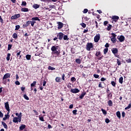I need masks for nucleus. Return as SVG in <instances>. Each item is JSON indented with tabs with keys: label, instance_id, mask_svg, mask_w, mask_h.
<instances>
[{
	"label": "nucleus",
	"instance_id": "obj_28",
	"mask_svg": "<svg viewBox=\"0 0 131 131\" xmlns=\"http://www.w3.org/2000/svg\"><path fill=\"white\" fill-rule=\"evenodd\" d=\"M26 58L27 60H30L31 59V55H30L29 54H27L26 56Z\"/></svg>",
	"mask_w": 131,
	"mask_h": 131
},
{
	"label": "nucleus",
	"instance_id": "obj_60",
	"mask_svg": "<svg viewBox=\"0 0 131 131\" xmlns=\"http://www.w3.org/2000/svg\"><path fill=\"white\" fill-rule=\"evenodd\" d=\"M126 62L127 63H131V59L130 58H129V59L126 60Z\"/></svg>",
	"mask_w": 131,
	"mask_h": 131
},
{
	"label": "nucleus",
	"instance_id": "obj_41",
	"mask_svg": "<svg viewBox=\"0 0 131 131\" xmlns=\"http://www.w3.org/2000/svg\"><path fill=\"white\" fill-rule=\"evenodd\" d=\"M117 64L118 66H120V65H121V61H120V60H119V59H117Z\"/></svg>",
	"mask_w": 131,
	"mask_h": 131
},
{
	"label": "nucleus",
	"instance_id": "obj_3",
	"mask_svg": "<svg viewBox=\"0 0 131 131\" xmlns=\"http://www.w3.org/2000/svg\"><path fill=\"white\" fill-rule=\"evenodd\" d=\"M5 109L8 111V114L10 113V106L9 105V102H6L5 103Z\"/></svg>",
	"mask_w": 131,
	"mask_h": 131
},
{
	"label": "nucleus",
	"instance_id": "obj_19",
	"mask_svg": "<svg viewBox=\"0 0 131 131\" xmlns=\"http://www.w3.org/2000/svg\"><path fill=\"white\" fill-rule=\"evenodd\" d=\"M39 7H40V5L38 4H34L33 5V8H34V9H38V8H39Z\"/></svg>",
	"mask_w": 131,
	"mask_h": 131
},
{
	"label": "nucleus",
	"instance_id": "obj_49",
	"mask_svg": "<svg viewBox=\"0 0 131 131\" xmlns=\"http://www.w3.org/2000/svg\"><path fill=\"white\" fill-rule=\"evenodd\" d=\"M63 39L64 40H68V39H69V38H68V36L67 35H64L63 36Z\"/></svg>",
	"mask_w": 131,
	"mask_h": 131
},
{
	"label": "nucleus",
	"instance_id": "obj_51",
	"mask_svg": "<svg viewBox=\"0 0 131 131\" xmlns=\"http://www.w3.org/2000/svg\"><path fill=\"white\" fill-rule=\"evenodd\" d=\"M88 11L89 10H88V9H84L83 12L84 14H86V13H88Z\"/></svg>",
	"mask_w": 131,
	"mask_h": 131
},
{
	"label": "nucleus",
	"instance_id": "obj_62",
	"mask_svg": "<svg viewBox=\"0 0 131 131\" xmlns=\"http://www.w3.org/2000/svg\"><path fill=\"white\" fill-rule=\"evenodd\" d=\"M15 84H16V85H20V82H19V81H15Z\"/></svg>",
	"mask_w": 131,
	"mask_h": 131
},
{
	"label": "nucleus",
	"instance_id": "obj_36",
	"mask_svg": "<svg viewBox=\"0 0 131 131\" xmlns=\"http://www.w3.org/2000/svg\"><path fill=\"white\" fill-rule=\"evenodd\" d=\"M48 69H49V70H55L56 69V68H55L53 67H51V66H49V67H48Z\"/></svg>",
	"mask_w": 131,
	"mask_h": 131
},
{
	"label": "nucleus",
	"instance_id": "obj_40",
	"mask_svg": "<svg viewBox=\"0 0 131 131\" xmlns=\"http://www.w3.org/2000/svg\"><path fill=\"white\" fill-rule=\"evenodd\" d=\"M112 27V26L111 25H109V26H107V30H108V31H110V30H111Z\"/></svg>",
	"mask_w": 131,
	"mask_h": 131
},
{
	"label": "nucleus",
	"instance_id": "obj_18",
	"mask_svg": "<svg viewBox=\"0 0 131 131\" xmlns=\"http://www.w3.org/2000/svg\"><path fill=\"white\" fill-rule=\"evenodd\" d=\"M26 127V125H24V124H22L21 125V126L19 127V129L20 130H23V129H24V128H25Z\"/></svg>",
	"mask_w": 131,
	"mask_h": 131
},
{
	"label": "nucleus",
	"instance_id": "obj_13",
	"mask_svg": "<svg viewBox=\"0 0 131 131\" xmlns=\"http://www.w3.org/2000/svg\"><path fill=\"white\" fill-rule=\"evenodd\" d=\"M107 104L110 107H112V106H113V102H112V100H111L108 101Z\"/></svg>",
	"mask_w": 131,
	"mask_h": 131
},
{
	"label": "nucleus",
	"instance_id": "obj_46",
	"mask_svg": "<svg viewBox=\"0 0 131 131\" xmlns=\"http://www.w3.org/2000/svg\"><path fill=\"white\" fill-rule=\"evenodd\" d=\"M22 118H21V116H18L17 120L18 122H21V119Z\"/></svg>",
	"mask_w": 131,
	"mask_h": 131
},
{
	"label": "nucleus",
	"instance_id": "obj_56",
	"mask_svg": "<svg viewBox=\"0 0 131 131\" xmlns=\"http://www.w3.org/2000/svg\"><path fill=\"white\" fill-rule=\"evenodd\" d=\"M105 122L106 123H109V122H110V120L108 118L105 119Z\"/></svg>",
	"mask_w": 131,
	"mask_h": 131
},
{
	"label": "nucleus",
	"instance_id": "obj_54",
	"mask_svg": "<svg viewBox=\"0 0 131 131\" xmlns=\"http://www.w3.org/2000/svg\"><path fill=\"white\" fill-rule=\"evenodd\" d=\"M0 22L2 24H4V20H3V18H2V16H1V15H0Z\"/></svg>",
	"mask_w": 131,
	"mask_h": 131
},
{
	"label": "nucleus",
	"instance_id": "obj_27",
	"mask_svg": "<svg viewBox=\"0 0 131 131\" xmlns=\"http://www.w3.org/2000/svg\"><path fill=\"white\" fill-rule=\"evenodd\" d=\"M13 122L15 123H17L18 122V118L17 117H14L13 119Z\"/></svg>",
	"mask_w": 131,
	"mask_h": 131
},
{
	"label": "nucleus",
	"instance_id": "obj_24",
	"mask_svg": "<svg viewBox=\"0 0 131 131\" xmlns=\"http://www.w3.org/2000/svg\"><path fill=\"white\" fill-rule=\"evenodd\" d=\"M7 118H10V115H5V117L3 118V120H7Z\"/></svg>",
	"mask_w": 131,
	"mask_h": 131
},
{
	"label": "nucleus",
	"instance_id": "obj_21",
	"mask_svg": "<svg viewBox=\"0 0 131 131\" xmlns=\"http://www.w3.org/2000/svg\"><path fill=\"white\" fill-rule=\"evenodd\" d=\"M119 82L120 83L122 84V83H123V77H120L119 79Z\"/></svg>",
	"mask_w": 131,
	"mask_h": 131
},
{
	"label": "nucleus",
	"instance_id": "obj_15",
	"mask_svg": "<svg viewBox=\"0 0 131 131\" xmlns=\"http://www.w3.org/2000/svg\"><path fill=\"white\" fill-rule=\"evenodd\" d=\"M21 12H29V9H28V8H22L21 9Z\"/></svg>",
	"mask_w": 131,
	"mask_h": 131
},
{
	"label": "nucleus",
	"instance_id": "obj_1",
	"mask_svg": "<svg viewBox=\"0 0 131 131\" xmlns=\"http://www.w3.org/2000/svg\"><path fill=\"white\" fill-rule=\"evenodd\" d=\"M58 46H53L51 48V51L53 53V54H54V55H56V56H59L60 55V53L61 52H60V50H58Z\"/></svg>",
	"mask_w": 131,
	"mask_h": 131
},
{
	"label": "nucleus",
	"instance_id": "obj_52",
	"mask_svg": "<svg viewBox=\"0 0 131 131\" xmlns=\"http://www.w3.org/2000/svg\"><path fill=\"white\" fill-rule=\"evenodd\" d=\"M39 120L41 121H45V119H43V117H39Z\"/></svg>",
	"mask_w": 131,
	"mask_h": 131
},
{
	"label": "nucleus",
	"instance_id": "obj_20",
	"mask_svg": "<svg viewBox=\"0 0 131 131\" xmlns=\"http://www.w3.org/2000/svg\"><path fill=\"white\" fill-rule=\"evenodd\" d=\"M55 81H56V82H61V77H57L55 78Z\"/></svg>",
	"mask_w": 131,
	"mask_h": 131
},
{
	"label": "nucleus",
	"instance_id": "obj_26",
	"mask_svg": "<svg viewBox=\"0 0 131 131\" xmlns=\"http://www.w3.org/2000/svg\"><path fill=\"white\" fill-rule=\"evenodd\" d=\"M112 98V94L111 93H110L107 94V99L110 100V99H111Z\"/></svg>",
	"mask_w": 131,
	"mask_h": 131
},
{
	"label": "nucleus",
	"instance_id": "obj_30",
	"mask_svg": "<svg viewBox=\"0 0 131 131\" xmlns=\"http://www.w3.org/2000/svg\"><path fill=\"white\" fill-rule=\"evenodd\" d=\"M10 57H11V54L8 53V54H7V57H6V60H7V61H10Z\"/></svg>",
	"mask_w": 131,
	"mask_h": 131
},
{
	"label": "nucleus",
	"instance_id": "obj_16",
	"mask_svg": "<svg viewBox=\"0 0 131 131\" xmlns=\"http://www.w3.org/2000/svg\"><path fill=\"white\" fill-rule=\"evenodd\" d=\"M2 125H3L4 128H6V129H8V125H7V124H6L5 122H2Z\"/></svg>",
	"mask_w": 131,
	"mask_h": 131
},
{
	"label": "nucleus",
	"instance_id": "obj_14",
	"mask_svg": "<svg viewBox=\"0 0 131 131\" xmlns=\"http://www.w3.org/2000/svg\"><path fill=\"white\" fill-rule=\"evenodd\" d=\"M85 95H86V92H83L79 96V98L80 99H83V97H84V96H85Z\"/></svg>",
	"mask_w": 131,
	"mask_h": 131
},
{
	"label": "nucleus",
	"instance_id": "obj_29",
	"mask_svg": "<svg viewBox=\"0 0 131 131\" xmlns=\"http://www.w3.org/2000/svg\"><path fill=\"white\" fill-rule=\"evenodd\" d=\"M111 41H112L113 43H115V42H116V38H111Z\"/></svg>",
	"mask_w": 131,
	"mask_h": 131
},
{
	"label": "nucleus",
	"instance_id": "obj_53",
	"mask_svg": "<svg viewBox=\"0 0 131 131\" xmlns=\"http://www.w3.org/2000/svg\"><path fill=\"white\" fill-rule=\"evenodd\" d=\"M61 79L63 80H65V74H63L61 76Z\"/></svg>",
	"mask_w": 131,
	"mask_h": 131
},
{
	"label": "nucleus",
	"instance_id": "obj_58",
	"mask_svg": "<svg viewBox=\"0 0 131 131\" xmlns=\"http://www.w3.org/2000/svg\"><path fill=\"white\" fill-rule=\"evenodd\" d=\"M99 75L97 74H94V77H95V78H99Z\"/></svg>",
	"mask_w": 131,
	"mask_h": 131
},
{
	"label": "nucleus",
	"instance_id": "obj_50",
	"mask_svg": "<svg viewBox=\"0 0 131 131\" xmlns=\"http://www.w3.org/2000/svg\"><path fill=\"white\" fill-rule=\"evenodd\" d=\"M76 112H77V110H75L73 111V114H74V115H76V114H77V113H76Z\"/></svg>",
	"mask_w": 131,
	"mask_h": 131
},
{
	"label": "nucleus",
	"instance_id": "obj_38",
	"mask_svg": "<svg viewBox=\"0 0 131 131\" xmlns=\"http://www.w3.org/2000/svg\"><path fill=\"white\" fill-rule=\"evenodd\" d=\"M103 52H104V55H106V54H107V53H108V48H105L104 49Z\"/></svg>",
	"mask_w": 131,
	"mask_h": 131
},
{
	"label": "nucleus",
	"instance_id": "obj_34",
	"mask_svg": "<svg viewBox=\"0 0 131 131\" xmlns=\"http://www.w3.org/2000/svg\"><path fill=\"white\" fill-rule=\"evenodd\" d=\"M101 111H102L103 114H104V115H106V114H107V112L106 111V110L102 108Z\"/></svg>",
	"mask_w": 131,
	"mask_h": 131
},
{
	"label": "nucleus",
	"instance_id": "obj_63",
	"mask_svg": "<svg viewBox=\"0 0 131 131\" xmlns=\"http://www.w3.org/2000/svg\"><path fill=\"white\" fill-rule=\"evenodd\" d=\"M20 14H15V16L16 17V19H18V18H19L20 17Z\"/></svg>",
	"mask_w": 131,
	"mask_h": 131
},
{
	"label": "nucleus",
	"instance_id": "obj_57",
	"mask_svg": "<svg viewBox=\"0 0 131 131\" xmlns=\"http://www.w3.org/2000/svg\"><path fill=\"white\" fill-rule=\"evenodd\" d=\"M0 117L1 118H3V117H4V114H3L1 111H0Z\"/></svg>",
	"mask_w": 131,
	"mask_h": 131
},
{
	"label": "nucleus",
	"instance_id": "obj_17",
	"mask_svg": "<svg viewBox=\"0 0 131 131\" xmlns=\"http://www.w3.org/2000/svg\"><path fill=\"white\" fill-rule=\"evenodd\" d=\"M62 27H63V23H62L61 22H58V29H61V28H62Z\"/></svg>",
	"mask_w": 131,
	"mask_h": 131
},
{
	"label": "nucleus",
	"instance_id": "obj_10",
	"mask_svg": "<svg viewBox=\"0 0 131 131\" xmlns=\"http://www.w3.org/2000/svg\"><path fill=\"white\" fill-rule=\"evenodd\" d=\"M112 19L115 21V22H117L118 19H119V17L118 16H113Z\"/></svg>",
	"mask_w": 131,
	"mask_h": 131
},
{
	"label": "nucleus",
	"instance_id": "obj_25",
	"mask_svg": "<svg viewBox=\"0 0 131 131\" xmlns=\"http://www.w3.org/2000/svg\"><path fill=\"white\" fill-rule=\"evenodd\" d=\"M12 37H13V38H15V39L18 38V34H17V33H14L12 35Z\"/></svg>",
	"mask_w": 131,
	"mask_h": 131
},
{
	"label": "nucleus",
	"instance_id": "obj_59",
	"mask_svg": "<svg viewBox=\"0 0 131 131\" xmlns=\"http://www.w3.org/2000/svg\"><path fill=\"white\" fill-rule=\"evenodd\" d=\"M112 35L113 37H114L115 38H116V37L117 36L116 34H115V33H112Z\"/></svg>",
	"mask_w": 131,
	"mask_h": 131
},
{
	"label": "nucleus",
	"instance_id": "obj_23",
	"mask_svg": "<svg viewBox=\"0 0 131 131\" xmlns=\"http://www.w3.org/2000/svg\"><path fill=\"white\" fill-rule=\"evenodd\" d=\"M116 115H117V117H118V118H119V119L121 118V115L120 114V112L118 111V112L116 113Z\"/></svg>",
	"mask_w": 131,
	"mask_h": 131
},
{
	"label": "nucleus",
	"instance_id": "obj_37",
	"mask_svg": "<svg viewBox=\"0 0 131 131\" xmlns=\"http://www.w3.org/2000/svg\"><path fill=\"white\" fill-rule=\"evenodd\" d=\"M131 108V103H129L128 105L125 108V110H127V109H130Z\"/></svg>",
	"mask_w": 131,
	"mask_h": 131
},
{
	"label": "nucleus",
	"instance_id": "obj_11",
	"mask_svg": "<svg viewBox=\"0 0 131 131\" xmlns=\"http://www.w3.org/2000/svg\"><path fill=\"white\" fill-rule=\"evenodd\" d=\"M31 20L26 21V24L23 25V26H24V27H27V26H29V25L31 24Z\"/></svg>",
	"mask_w": 131,
	"mask_h": 131
},
{
	"label": "nucleus",
	"instance_id": "obj_32",
	"mask_svg": "<svg viewBox=\"0 0 131 131\" xmlns=\"http://www.w3.org/2000/svg\"><path fill=\"white\" fill-rule=\"evenodd\" d=\"M76 62L78 64H80V63H81V60H80L79 58H77L76 59Z\"/></svg>",
	"mask_w": 131,
	"mask_h": 131
},
{
	"label": "nucleus",
	"instance_id": "obj_44",
	"mask_svg": "<svg viewBox=\"0 0 131 131\" xmlns=\"http://www.w3.org/2000/svg\"><path fill=\"white\" fill-rule=\"evenodd\" d=\"M12 47H13L12 45H8V50L10 51V50H11V49H12Z\"/></svg>",
	"mask_w": 131,
	"mask_h": 131
},
{
	"label": "nucleus",
	"instance_id": "obj_4",
	"mask_svg": "<svg viewBox=\"0 0 131 131\" xmlns=\"http://www.w3.org/2000/svg\"><path fill=\"white\" fill-rule=\"evenodd\" d=\"M92 43H88L86 45V50L87 51H91V49L93 48Z\"/></svg>",
	"mask_w": 131,
	"mask_h": 131
},
{
	"label": "nucleus",
	"instance_id": "obj_6",
	"mask_svg": "<svg viewBox=\"0 0 131 131\" xmlns=\"http://www.w3.org/2000/svg\"><path fill=\"white\" fill-rule=\"evenodd\" d=\"M100 40V34H97L94 37L95 42H98Z\"/></svg>",
	"mask_w": 131,
	"mask_h": 131
},
{
	"label": "nucleus",
	"instance_id": "obj_2",
	"mask_svg": "<svg viewBox=\"0 0 131 131\" xmlns=\"http://www.w3.org/2000/svg\"><path fill=\"white\" fill-rule=\"evenodd\" d=\"M112 51L113 54H114L116 57L119 58V55H116V54L118 53V49L117 48H113Z\"/></svg>",
	"mask_w": 131,
	"mask_h": 131
},
{
	"label": "nucleus",
	"instance_id": "obj_9",
	"mask_svg": "<svg viewBox=\"0 0 131 131\" xmlns=\"http://www.w3.org/2000/svg\"><path fill=\"white\" fill-rule=\"evenodd\" d=\"M57 36L58 37V39H60V40H62L63 39V37H64L63 33H59Z\"/></svg>",
	"mask_w": 131,
	"mask_h": 131
},
{
	"label": "nucleus",
	"instance_id": "obj_12",
	"mask_svg": "<svg viewBox=\"0 0 131 131\" xmlns=\"http://www.w3.org/2000/svg\"><path fill=\"white\" fill-rule=\"evenodd\" d=\"M16 56L17 57H19V59H20L22 56L20 55L21 54V51H16Z\"/></svg>",
	"mask_w": 131,
	"mask_h": 131
},
{
	"label": "nucleus",
	"instance_id": "obj_48",
	"mask_svg": "<svg viewBox=\"0 0 131 131\" xmlns=\"http://www.w3.org/2000/svg\"><path fill=\"white\" fill-rule=\"evenodd\" d=\"M11 20H15V19H17V17H16V15H13L11 17Z\"/></svg>",
	"mask_w": 131,
	"mask_h": 131
},
{
	"label": "nucleus",
	"instance_id": "obj_31",
	"mask_svg": "<svg viewBox=\"0 0 131 131\" xmlns=\"http://www.w3.org/2000/svg\"><path fill=\"white\" fill-rule=\"evenodd\" d=\"M35 84H36V81H33V83L31 84V87L35 86Z\"/></svg>",
	"mask_w": 131,
	"mask_h": 131
},
{
	"label": "nucleus",
	"instance_id": "obj_33",
	"mask_svg": "<svg viewBox=\"0 0 131 131\" xmlns=\"http://www.w3.org/2000/svg\"><path fill=\"white\" fill-rule=\"evenodd\" d=\"M35 23H36V21H33V20H32V21L31 20V26H32V27H34V24H35Z\"/></svg>",
	"mask_w": 131,
	"mask_h": 131
},
{
	"label": "nucleus",
	"instance_id": "obj_5",
	"mask_svg": "<svg viewBox=\"0 0 131 131\" xmlns=\"http://www.w3.org/2000/svg\"><path fill=\"white\" fill-rule=\"evenodd\" d=\"M117 38L120 42L124 41V39H125V38L123 36V35L118 36Z\"/></svg>",
	"mask_w": 131,
	"mask_h": 131
},
{
	"label": "nucleus",
	"instance_id": "obj_45",
	"mask_svg": "<svg viewBox=\"0 0 131 131\" xmlns=\"http://www.w3.org/2000/svg\"><path fill=\"white\" fill-rule=\"evenodd\" d=\"M20 29V26L19 25H16L15 26V30H19Z\"/></svg>",
	"mask_w": 131,
	"mask_h": 131
},
{
	"label": "nucleus",
	"instance_id": "obj_55",
	"mask_svg": "<svg viewBox=\"0 0 131 131\" xmlns=\"http://www.w3.org/2000/svg\"><path fill=\"white\" fill-rule=\"evenodd\" d=\"M71 81H75V80H76V79H75V77H73L71 78Z\"/></svg>",
	"mask_w": 131,
	"mask_h": 131
},
{
	"label": "nucleus",
	"instance_id": "obj_39",
	"mask_svg": "<svg viewBox=\"0 0 131 131\" xmlns=\"http://www.w3.org/2000/svg\"><path fill=\"white\" fill-rule=\"evenodd\" d=\"M111 84L113 85V86L115 87L116 85V82H115L114 81H112L111 82Z\"/></svg>",
	"mask_w": 131,
	"mask_h": 131
},
{
	"label": "nucleus",
	"instance_id": "obj_43",
	"mask_svg": "<svg viewBox=\"0 0 131 131\" xmlns=\"http://www.w3.org/2000/svg\"><path fill=\"white\" fill-rule=\"evenodd\" d=\"M100 55H101V52H100V51L96 52V56L97 57H98V56H100Z\"/></svg>",
	"mask_w": 131,
	"mask_h": 131
},
{
	"label": "nucleus",
	"instance_id": "obj_64",
	"mask_svg": "<svg viewBox=\"0 0 131 131\" xmlns=\"http://www.w3.org/2000/svg\"><path fill=\"white\" fill-rule=\"evenodd\" d=\"M107 24H108V21H105L104 22V26H106L107 25Z\"/></svg>",
	"mask_w": 131,
	"mask_h": 131
},
{
	"label": "nucleus",
	"instance_id": "obj_42",
	"mask_svg": "<svg viewBox=\"0 0 131 131\" xmlns=\"http://www.w3.org/2000/svg\"><path fill=\"white\" fill-rule=\"evenodd\" d=\"M24 98L26 99V100H29V98L28 97V96H27V95L26 94H24Z\"/></svg>",
	"mask_w": 131,
	"mask_h": 131
},
{
	"label": "nucleus",
	"instance_id": "obj_22",
	"mask_svg": "<svg viewBox=\"0 0 131 131\" xmlns=\"http://www.w3.org/2000/svg\"><path fill=\"white\" fill-rule=\"evenodd\" d=\"M31 20H32V21H40V19H39L38 17H35L32 18Z\"/></svg>",
	"mask_w": 131,
	"mask_h": 131
},
{
	"label": "nucleus",
	"instance_id": "obj_8",
	"mask_svg": "<svg viewBox=\"0 0 131 131\" xmlns=\"http://www.w3.org/2000/svg\"><path fill=\"white\" fill-rule=\"evenodd\" d=\"M71 93H73V94H77V93H79V90H78V89H71Z\"/></svg>",
	"mask_w": 131,
	"mask_h": 131
},
{
	"label": "nucleus",
	"instance_id": "obj_35",
	"mask_svg": "<svg viewBox=\"0 0 131 131\" xmlns=\"http://www.w3.org/2000/svg\"><path fill=\"white\" fill-rule=\"evenodd\" d=\"M80 25L82 26V27H83V28H85V27H86V25L84 23H81Z\"/></svg>",
	"mask_w": 131,
	"mask_h": 131
},
{
	"label": "nucleus",
	"instance_id": "obj_61",
	"mask_svg": "<svg viewBox=\"0 0 131 131\" xmlns=\"http://www.w3.org/2000/svg\"><path fill=\"white\" fill-rule=\"evenodd\" d=\"M98 86L99 88H101V89H103V86L102 85V82H100L99 85H98Z\"/></svg>",
	"mask_w": 131,
	"mask_h": 131
},
{
	"label": "nucleus",
	"instance_id": "obj_7",
	"mask_svg": "<svg viewBox=\"0 0 131 131\" xmlns=\"http://www.w3.org/2000/svg\"><path fill=\"white\" fill-rule=\"evenodd\" d=\"M11 76V74L10 73H6L5 75H4L3 78V80H5V79H7V78H10Z\"/></svg>",
	"mask_w": 131,
	"mask_h": 131
},
{
	"label": "nucleus",
	"instance_id": "obj_47",
	"mask_svg": "<svg viewBox=\"0 0 131 131\" xmlns=\"http://www.w3.org/2000/svg\"><path fill=\"white\" fill-rule=\"evenodd\" d=\"M26 5H27V3H26V2L23 1L21 3V6H24L25 7L26 6Z\"/></svg>",
	"mask_w": 131,
	"mask_h": 131
}]
</instances>
